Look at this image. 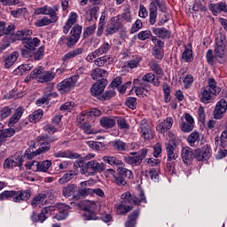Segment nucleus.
<instances>
[{
	"mask_svg": "<svg viewBox=\"0 0 227 227\" xmlns=\"http://www.w3.org/2000/svg\"><path fill=\"white\" fill-rule=\"evenodd\" d=\"M212 149L210 145H206L201 149H196L195 154L192 153V149L190 147L184 148L181 152V157L184 164H189L192 159H195L199 161L208 160L210 159Z\"/></svg>",
	"mask_w": 227,
	"mask_h": 227,
	"instance_id": "nucleus-1",
	"label": "nucleus"
},
{
	"mask_svg": "<svg viewBox=\"0 0 227 227\" xmlns=\"http://www.w3.org/2000/svg\"><path fill=\"white\" fill-rule=\"evenodd\" d=\"M221 93V88L217 87V82L214 78L207 80V85L200 90V102L203 104H211L215 95Z\"/></svg>",
	"mask_w": 227,
	"mask_h": 227,
	"instance_id": "nucleus-2",
	"label": "nucleus"
},
{
	"mask_svg": "<svg viewBox=\"0 0 227 227\" xmlns=\"http://www.w3.org/2000/svg\"><path fill=\"white\" fill-rule=\"evenodd\" d=\"M13 203H22V201H27L31 198V190L26 191H4L0 193V201L4 200H12Z\"/></svg>",
	"mask_w": 227,
	"mask_h": 227,
	"instance_id": "nucleus-3",
	"label": "nucleus"
},
{
	"mask_svg": "<svg viewBox=\"0 0 227 227\" xmlns=\"http://www.w3.org/2000/svg\"><path fill=\"white\" fill-rule=\"evenodd\" d=\"M104 171H106V163H100L92 160L85 164L82 169V175H86V173H89V175H97V173H102Z\"/></svg>",
	"mask_w": 227,
	"mask_h": 227,
	"instance_id": "nucleus-4",
	"label": "nucleus"
},
{
	"mask_svg": "<svg viewBox=\"0 0 227 227\" xmlns=\"http://www.w3.org/2000/svg\"><path fill=\"white\" fill-rule=\"evenodd\" d=\"M77 81H79V74H74L67 79H65L57 85V88L60 93H68L72 91L73 88L77 86Z\"/></svg>",
	"mask_w": 227,
	"mask_h": 227,
	"instance_id": "nucleus-5",
	"label": "nucleus"
},
{
	"mask_svg": "<svg viewBox=\"0 0 227 227\" xmlns=\"http://www.w3.org/2000/svg\"><path fill=\"white\" fill-rule=\"evenodd\" d=\"M215 58H220V59H222L220 63H226V37H224V35L217 37L215 39Z\"/></svg>",
	"mask_w": 227,
	"mask_h": 227,
	"instance_id": "nucleus-6",
	"label": "nucleus"
},
{
	"mask_svg": "<svg viewBox=\"0 0 227 227\" xmlns=\"http://www.w3.org/2000/svg\"><path fill=\"white\" fill-rule=\"evenodd\" d=\"M118 31H123V24L121 23V16L113 17L106 26V35H114Z\"/></svg>",
	"mask_w": 227,
	"mask_h": 227,
	"instance_id": "nucleus-7",
	"label": "nucleus"
},
{
	"mask_svg": "<svg viewBox=\"0 0 227 227\" xmlns=\"http://www.w3.org/2000/svg\"><path fill=\"white\" fill-rule=\"evenodd\" d=\"M83 209L85 212L82 215L83 219H87V221L98 219V216H97V202L91 200L86 201Z\"/></svg>",
	"mask_w": 227,
	"mask_h": 227,
	"instance_id": "nucleus-8",
	"label": "nucleus"
},
{
	"mask_svg": "<svg viewBox=\"0 0 227 227\" xmlns=\"http://www.w3.org/2000/svg\"><path fill=\"white\" fill-rule=\"evenodd\" d=\"M227 112V101L224 98L220 99L213 110V118L215 120H223Z\"/></svg>",
	"mask_w": 227,
	"mask_h": 227,
	"instance_id": "nucleus-9",
	"label": "nucleus"
},
{
	"mask_svg": "<svg viewBox=\"0 0 227 227\" xmlns=\"http://www.w3.org/2000/svg\"><path fill=\"white\" fill-rule=\"evenodd\" d=\"M129 193H123L121 197V204L119 206H117L116 207V213L119 215H124V214H129V212H130V210H132V207L129 206Z\"/></svg>",
	"mask_w": 227,
	"mask_h": 227,
	"instance_id": "nucleus-10",
	"label": "nucleus"
},
{
	"mask_svg": "<svg viewBox=\"0 0 227 227\" xmlns=\"http://www.w3.org/2000/svg\"><path fill=\"white\" fill-rule=\"evenodd\" d=\"M134 84H140V86H148L149 83L154 86H159V77L152 73L145 74L141 80H134Z\"/></svg>",
	"mask_w": 227,
	"mask_h": 227,
	"instance_id": "nucleus-11",
	"label": "nucleus"
},
{
	"mask_svg": "<svg viewBox=\"0 0 227 227\" xmlns=\"http://www.w3.org/2000/svg\"><path fill=\"white\" fill-rule=\"evenodd\" d=\"M24 162V157L15 154L12 157V159H7L4 160V168H20V169H22V164Z\"/></svg>",
	"mask_w": 227,
	"mask_h": 227,
	"instance_id": "nucleus-12",
	"label": "nucleus"
},
{
	"mask_svg": "<svg viewBox=\"0 0 227 227\" xmlns=\"http://www.w3.org/2000/svg\"><path fill=\"white\" fill-rule=\"evenodd\" d=\"M106 86H107V80H106V78L98 80V82L94 83L90 88L91 95L94 97L102 95V93H104V90H106Z\"/></svg>",
	"mask_w": 227,
	"mask_h": 227,
	"instance_id": "nucleus-13",
	"label": "nucleus"
},
{
	"mask_svg": "<svg viewBox=\"0 0 227 227\" xmlns=\"http://www.w3.org/2000/svg\"><path fill=\"white\" fill-rule=\"evenodd\" d=\"M124 194H129V205H141V203H146V196L144 192H140L139 194H130V192H126Z\"/></svg>",
	"mask_w": 227,
	"mask_h": 227,
	"instance_id": "nucleus-14",
	"label": "nucleus"
},
{
	"mask_svg": "<svg viewBox=\"0 0 227 227\" xmlns=\"http://www.w3.org/2000/svg\"><path fill=\"white\" fill-rule=\"evenodd\" d=\"M59 214L62 215H56L53 219H56L57 221H64V219H67L68 217V210H70V206L59 203L56 205Z\"/></svg>",
	"mask_w": 227,
	"mask_h": 227,
	"instance_id": "nucleus-15",
	"label": "nucleus"
},
{
	"mask_svg": "<svg viewBox=\"0 0 227 227\" xmlns=\"http://www.w3.org/2000/svg\"><path fill=\"white\" fill-rule=\"evenodd\" d=\"M165 149L167 152V160L168 162H171V160H176V159H178V154L176 153V145L166 143Z\"/></svg>",
	"mask_w": 227,
	"mask_h": 227,
	"instance_id": "nucleus-16",
	"label": "nucleus"
},
{
	"mask_svg": "<svg viewBox=\"0 0 227 227\" xmlns=\"http://www.w3.org/2000/svg\"><path fill=\"white\" fill-rule=\"evenodd\" d=\"M209 10L212 12L213 15H217L223 12V13H227V4L226 2H220L216 4H210Z\"/></svg>",
	"mask_w": 227,
	"mask_h": 227,
	"instance_id": "nucleus-17",
	"label": "nucleus"
},
{
	"mask_svg": "<svg viewBox=\"0 0 227 227\" xmlns=\"http://www.w3.org/2000/svg\"><path fill=\"white\" fill-rule=\"evenodd\" d=\"M171 127H173V119L171 117H167L163 121L157 125L156 130L160 134H164V132H168Z\"/></svg>",
	"mask_w": 227,
	"mask_h": 227,
	"instance_id": "nucleus-18",
	"label": "nucleus"
},
{
	"mask_svg": "<svg viewBox=\"0 0 227 227\" xmlns=\"http://www.w3.org/2000/svg\"><path fill=\"white\" fill-rule=\"evenodd\" d=\"M140 132L145 139H152L153 136L152 135V129H150V124L146 119H143L140 123Z\"/></svg>",
	"mask_w": 227,
	"mask_h": 227,
	"instance_id": "nucleus-19",
	"label": "nucleus"
},
{
	"mask_svg": "<svg viewBox=\"0 0 227 227\" xmlns=\"http://www.w3.org/2000/svg\"><path fill=\"white\" fill-rule=\"evenodd\" d=\"M23 44L27 49H30V51H35L36 47L40 45V39L31 36H27L26 39H24Z\"/></svg>",
	"mask_w": 227,
	"mask_h": 227,
	"instance_id": "nucleus-20",
	"label": "nucleus"
},
{
	"mask_svg": "<svg viewBox=\"0 0 227 227\" xmlns=\"http://www.w3.org/2000/svg\"><path fill=\"white\" fill-rule=\"evenodd\" d=\"M182 59L184 63H191V61L194 59V56L192 55V44L188 43L184 47V51L182 54Z\"/></svg>",
	"mask_w": 227,
	"mask_h": 227,
	"instance_id": "nucleus-21",
	"label": "nucleus"
},
{
	"mask_svg": "<svg viewBox=\"0 0 227 227\" xmlns=\"http://www.w3.org/2000/svg\"><path fill=\"white\" fill-rule=\"evenodd\" d=\"M43 74V67H38L34 69L29 75L25 78V82H31L33 79H38L40 81L41 75Z\"/></svg>",
	"mask_w": 227,
	"mask_h": 227,
	"instance_id": "nucleus-22",
	"label": "nucleus"
},
{
	"mask_svg": "<svg viewBox=\"0 0 227 227\" xmlns=\"http://www.w3.org/2000/svg\"><path fill=\"white\" fill-rule=\"evenodd\" d=\"M112 63H113V58L111 57V55H105L102 57H98L94 60V65L99 67H106V65H111Z\"/></svg>",
	"mask_w": 227,
	"mask_h": 227,
	"instance_id": "nucleus-23",
	"label": "nucleus"
},
{
	"mask_svg": "<svg viewBox=\"0 0 227 227\" xmlns=\"http://www.w3.org/2000/svg\"><path fill=\"white\" fill-rule=\"evenodd\" d=\"M19 59V52L13 51L9 56L5 57L4 59V68H10L13 67L15 61Z\"/></svg>",
	"mask_w": 227,
	"mask_h": 227,
	"instance_id": "nucleus-24",
	"label": "nucleus"
},
{
	"mask_svg": "<svg viewBox=\"0 0 227 227\" xmlns=\"http://www.w3.org/2000/svg\"><path fill=\"white\" fill-rule=\"evenodd\" d=\"M22 114H24V107L20 106L16 109L15 113L12 116V118L9 120V127H13L15 123H19V120L22 118Z\"/></svg>",
	"mask_w": 227,
	"mask_h": 227,
	"instance_id": "nucleus-25",
	"label": "nucleus"
},
{
	"mask_svg": "<svg viewBox=\"0 0 227 227\" xmlns=\"http://www.w3.org/2000/svg\"><path fill=\"white\" fill-rule=\"evenodd\" d=\"M31 35H33V31L29 29L18 30L12 35V40H21L22 43H24V40H26L27 36H31Z\"/></svg>",
	"mask_w": 227,
	"mask_h": 227,
	"instance_id": "nucleus-26",
	"label": "nucleus"
},
{
	"mask_svg": "<svg viewBox=\"0 0 227 227\" xmlns=\"http://www.w3.org/2000/svg\"><path fill=\"white\" fill-rule=\"evenodd\" d=\"M59 11V5H54L53 7L46 5V15H49L50 20L54 22H58V12Z\"/></svg>",
	"mask_w": 227,
	"mask_h": 227,
	"instance_id": "nucleus-27",
	"label": "nucleus"
},
{
	"mask_svg": "<svg viewBox=\"0 0 227 227\" xmlns=\"http://www.w3.org/2000/svg\"><path fill=\"white\" fill-rule=\"evenodd\" d=\"M102 160L105 164H109V166H123V161L120 160L116 156L106 155L102 157Z\"/></svg>",
	"mask_w": 227,
	"mask_h": 227,
	"instance_id": "nucleus-28",
	"label": "nucleus"
},
{
	"mask_svg": "<svg viewBox=\"0 0 227 227\" xmlns=\"http://www.w3.org/2000/svg\"><path fill=\"white\" fill-rule=\"evenodd\" d=\"M141 211L136 209L128 215V221L125 223L126 227H134L136 224V219L139 217Z\"/></svg>",
	"mask_w": 227,
	"mask_h": 227,
	"instance_id": "nucleus-29",
	"label": "nucleus"
},
{
	"mask_svg": "<svg viewBox=\"0 0 227 227\" xmlns=\"http://www.w3.org/2000/svg\"><path fill=\"white\" fill-rule=\"evenodd\" d=\"M153 33L159 38H171V32L165 27L153 28Z\"/></svg>",
	"mask_w": 227,
	"mask_h": 227,
	"instance_id": "nucleus-30",
	"label": "nucleus"
},
{
	"mask_svg": "<svg viewBox=\"0 0 227 227\" xmlns=\"http://www.w3.org/2000/svg\"><path fill=\"white\" fill-rule=\"evenodd\" d=\"M75 191H77V184H69L63 187L62 194L65 198H70L75 194Z\"/></svg>",
	"mask_w": 227,
	"mask_h": 227,
	"instance_id": "nucleus-31",
	"label": "nucleus"
},
{
	"mask_svg": "<svg viewBox=\"0 0 227 227\" xmlns=\"http://www.w3.org/2000/svg\"><path fill=\"white\" fill-rule=\"evenodd\" d=\"M54 157L58 158H66V159H79V154L72 153L70 151H59L54 153Z\"/></svg>",
	"mask_w": 227,
	"mask_h": 227,
	"instance_id": "nucleus-32",
	"label": "nucleus"
},
{
	"mask_svg": "<svg viewBox=\"0 0 227 227\" xmlns=\"http://www.w3.org/2000/svg\"><path fill=\"white\" fill-rule=\"evenodd\" d=\"M157 2L151 3L149 5V22L152 26L157 22V8L155 4Z\"/></svg>",
	"mask_w": 227,
	"mask_h": 227,
	"instance_id": "nucleus-33",
	"label": "nucleus"
},
{
	"mask_svg": "<svg viewBox=\"0 0 227 227\" xmlns=\"http://www.w3.org/2000/svg\"><path fill=\"white\" fill-rule=\"evenodd\" d=\"M106 23H107V12H103L99 19V23H98V32H97L98 36H102V33H104V27H106Z\"/></svg>",
	"mask_w": 227,
	"mask_h": 227,
	"instance_id": "nucleus-34",
	"label": "nucleus"
},
{
	"mask_svg": "<svg viewBox=\"0 0 227 227\" xmlns=\"http://www.w3.org/2000/svg\"><path fill=\"white\" fill-rule=\"evenodd\" d=\"M82 52H84V49L76 48L75 50H73L67 52L66 55H64L62 57V61H67V59H73V58H77V56H81Z\"/></svg>",
	"mask_w": 227,
	"mask_h": 227,
	"instance_id": "nucleus-35",
	"label": "nucleus"
},
{
	"mask_svg": "<svg viewBox=\"0 0 227 227\" xmlns=\"http://www.w3.org/2000/svg\"><path fill=\"white\" fill-rule=\"evenodd\" d=\"M100 125L103 129H113L116 125V120L111 117H102L100 119Z\"/></svg>",
	"mask_w": 227,
	"mask_h": 227,
	"instance_id": "nucleus-36",
	"label": "nucleus"
},
{
	"mask_svg": "<svg viewBox=\"0 0 227 227\" xmlns=\"http://www.w3.org/2000/svg\"><path fill=\"white\" fill-rule=\"evenodd\" d=\"M52 166V161L46 160L42 162L36 161L35 168L36 171H43V173H47L49 168Z\"/></svg>",
	"mask_w": 227,
	"mask_h": 227,
	"instance_id": "nucleus-37",
	"label": "nucleus"
},
{
	"mask_svg": "<svg viewBox=\"0 0 227 227\" xmlns=\"http://www.w3.org/2000/svg\"><path fill=\"white\" fill-rule=\"evenodd\" d=\"M187 143L190 146L194 147L200 143V132L193 131L187 137Z\"/></svg>",
	"mask_w": 227,
	"mask_h": 227,
	"instance_id": "nucleus-38",
	"label": "nucleus"
},
{
	"mask_svg": "<svg viewBox=\"0 0 227 227\" xmlns=\"http://www.w3.org/2000/svg\"><path fill=\"white\" fill-rule=\"evenodd\" d=\"M51 150V145H43V146L38 148L35 152H32L28 156L27 159H33V157H36V155H41V153H46Z\"/></svg>",
	"mask_w": 227,
	"mask_h": 227,
	"instance_id": "nucleus-39",
	"label": "nucleus"
},
{
	"mask_svg": "<svg viewBox=\"0 0 227 227\" xmlns=\"http://www.w3.org/2000/svg\"><path fill=\"white\" fill-rule=\"evenodd\" d=\"M107 75V71L100 68H96L91 73V77L94 79V81H98L99 79H102Z\"/></svg>",
	"mask_w": 227,
	"mask_h": 227,
	"instance_id": "nucleus-40",
	"label": "nucleus"
},
{
	"mask_svg": "<svg viewBox=\"0 0 227 227\" xmlns=\"http://www.w3.org/2000/svg\"><path fill=\"white\" fill-rule=\"evenodd\" d=\"M47 200V194L45 193H39L35 195L31 202L32 207H38L40 203H43Z\"/></svg>",
	"mask_w": 227,
	"mask_h": 227,
	"instance_id": "nucleus-41",
	"label": "nucleus"
},
{
	"mask_svg": "<svg viewBox=\"0 0 227 227\" xmlns=\"http://www.w3.org/2000/svg\"><path fill=\"white\" fill-rule=\"evenodd\" d=\"M10 13L14 19H20V17H24L26 13H27V8L20 7L16 10L11 11Z\"/></svg>",
	"mask_w": 227,
	"mask_h": 227,
	"instance_id": "nucleus-42",
	"label": "nucleus"
},
{
	"mask_svg": "<svg viewBox=\"0 0 227 227\" xmlns=\"http://www.w3.org/2000/svg\"><path fill=\"white\" fill-rule=\"evenodd\" d=\"M125 162H127V164H129L130 166H139L141 165V158L138 157L137 155L136 156H126L124 158Z\"/></svg>",
	"mask_w": 227,
	"mask_h": 227,
	"instance_id": "nucleus-43",
	"label": "nucleus"
},
{
	"mask_svg": "<svg viewBox=\"0 0 227 227\" xmlns=\"http://www.w3.org/2000/svg\"><path fill=\"white\" fill-rule=\"evenodd\" d=\"M55 22L56 21H53L51 18L44 16L42 19L37 20L35 22V26H36V27H43V26H49V24H54Z\"/></svg>",
	"mask_w": 227,
	"mask_h": 227,
	"instance_id": "nucleus-44",
	"label": "nucleus"
},
{
	"mask_svg": "<svg viewBox=\"0 0 227 227\" xmlns=\"http://www.w3.org/2000/svg\"><path fill=\"white\" fill-rule=\"evenodd\" d=\"M33 68V64H23L20 65L16 70L15 74L18 75H24L25 72H29Z\"/></svg>",
	"mask_w": 227,
	"mask_h": 227,
	"instance_id": "nucleus-45",
	"label": "nucleus"
},
{
	"mask_svg": "<svg viewBox=\"0 0 227 227\" xmlns=\"http://www.w3.org/2000/svg\"><path fill=\"white\" fill-rule=\"evenodd\" d=\"M56 77V74L51 72H43V74L39 77L38 82H50V81H52Z\"/></svg>",
	"mask_w": 227,
	"mask_h": 227,
	"instance_id": "nucleus-46",
	"label": "nucleus"
},
{
	"mask_svg": "<svg viewBox=\"0 0 227 227\" xmlns=\"http://www.w3.org/2000/svg\"><path fill=\"white\" fill-rule=\"evenodd\" d=\"M42 116H43V112L42 110H37L28 116V120L31 123H36V121L42 120Z\"/></svg>",
	"mask_w": 227,
	"mask_h": 227,
	"instance_id": "nucleus-47",
	"label": "nucleus"
},
{
	"mask_svg": "<svg viewBox=\"0 0 227 227\" xmlns=\"http://www.w3.org/2000/svg\"><path fill=\"white\" fill-rule=\"evenodd\" d=\"M90 120H91L90 112H82L77 117L78 123H81L82 125L88 123V121H90Z\"/></svg>",
	"mask_w": 227,
	"mask_h": 227,
	"instance_id": "nucleus-48",
	"label": "nucleus"
},
{
	"mask_svg": "<svg viewBox=\"0 0 227 227\" xmlns=\"http://www.w3.org/2000/svg\"><path fill=\"white\" fill-rule=\"evenodd\" d=\"M117 171L120 174V176H123L126 180H130V178L134 176V174L126 168H119Z\"/></svg>",
	"mask_w": 227,
	"mask_h": 227,
	"instance_id": "nucleus-49",
	"label": "nucleus"
},
{
	"mask_svg": "<svg viewBox=\"0 0 227 227\" xmlns=\"http://www.w3.org/2000/svg\"><path fill=\"white\" fill-rule=\"evenodd\" d=\"M12 136H15V129L13 128L5 129L0 134V137L4 139V142L6 141L7 137H12Z\"/></svg>",
	"mask_w": 227,
	"mask_h": 227,
	"instance_id": "nucleus-50",
	"label": "nucleus"
},
{
	"mask_svg": "<svg viewBox=\"0 0 227 227\" xmlns=\"http://www.w3.org/2000/svg\"><path fill=\"white\" fill-rule=\"evenodd\" d=\"M113 148L119 152H125V150H127V145L121 140H114L113 143Z\"/></svg>",
	"mask_w": 227,
	"mask_h": 227,
	"instance_id": "nucleus-51",
	"label": "nucleus"
},
{
	"mask_svg": "<svg viewBox=\"0 0 227 227\" xmlns=\"http://www.w3.org/2000/svg\"><path fill=\"white\" fill-rule=\"evenodd\" d=\"M162 88L164 92V100L166 104H168L171 100V89L168 83H163Z\"/></svg>",
	"mask_w": 227,
	"mask_h": 227,
	"instance_id": "nucleus-52",
	"label": "nucleus"
},
{
	"mask_svg": "<svg viewBox=\"0 0 227 227\" xmlns=\"http://www.w3.org/2000/svg\"><path fill=\"white\" fill-rule=\"evenodd\" d=\"M43 54H45V47L41 46L36 52L32 54V58H34L35 61H40L43 58Z\"/></svg>",
	"mask_w": 227,
	"mask_h": 227,
	"instance_id": "nucleus-53",
	"label": "nucleus"
},
{
	"mask_svg": "<svg viewBox=\"0 0 227 227\" xmlns=\"http://www.w3.org/2000/svg\"><path fill=\"white\" fill-rule=\"evenodd\" d=\"M12 111H13V107L4 106L0 111L1 119L5 120V118H8V116L12 114Z\"/></svg>",
	"mask_w": 227,
	"mask_h": 227,
	"instance_id": "nucleus-54",
	"label": "nucleus"
},
{
	"mask_svg": "<svg viewBox=\"0 0 227 227\" xmlns=\"http://www.w3.org/2000/svg\"><path fill=\"white\" fill-rule=\"evenodd\" d=\"M95 29H97V23H93L91 26L86 27L83 31V38H88V36H91V35L95 33Z\"/></svg>",
	"mask_w": 227,
	"mask_h": 227,
	"instance_id": "nucleus-55",
	"label": "nucleus"
},
{
	"mask_svg": "<svg viewBox=\"0 0 227 227\" xmlns=\"http://www.w3.org/2000/svg\"><path fill=\"white\" fill-rule=\"evenodd\" d=\"M150 68L157 75H162V68H160V66L157 62L152 61L150 63Z\"/></svg>",
	"mask_w": 227,
	"mask_h": 227,
	"instance_id": "nucleus-56",
	"label": "nucleus"
},
{
	"mask_svg": "<svg viewBox=\"0 0 227 227\" xmlns=\"http://www.w3.org/2000/svg\"><path fill=\"white\" fill-rule=\"evenodd\" d=\"M114 183L116 184V185H119V187H123V185H127V180L123 176H120L119 173L114 176Z\"/></svg>",
	"mask_w": 227,
	"mask_h": 227,
	"instance_id": "nucleus-57",
	"label": "nucleus"
},
{
	"mask_svg": "<svg viewBox=\"0 0 227 227\" xmlns=\"http://www.w3.org/2000/svg\"><path fill=\"white\" fill-rule=\"evenodd\" d=\"M82 33V27L79 25H74V27L71 29V35L75 36L76 38H81V34Z\"/></svg>",
	"mask_w": 227,
	"mask_h": 227,
	"instance_id": "nucleus-58",
	"label": "nucleus"
},
{
	"mask_svg": "<svg viewBox=\"0 0 227 227\" xmlns=\"http://www.w3.org/2000/svg\"><path fill=\"white\" fill-rule=\"evenodd\" d=\"M141 27H143V22L140 20H137L136 22L132 25L129 33L134 35V33H137Z\"/></svg>",
	"mask_w": 227,
	"mask_h": 227,
	"instance_id": "nucleus-59",
	"label": "nucleus"
},
{
	"mask_svg": "<svg viewBox=\"0 0 227 227\" xmlns=\"http://www.w3.org/2000/svg\"><path fill=\"white\" fill-rule=\"evenodd\" d=\"M181 130H183V132H192V130H194V124H191L189 122L182 121Z\"/></svg>",
	"mask_w": 227,
	"mask_h": 227,
	"instance_id": "nucleus-60",
	"label": "nucleus"
},
{
	"mask_svg": "<svg viewBox=\"0 0 227 227\" xmlns=\"http://www.w3.org/2000/svg\"><path fill=\"white\" fill-rule=\"evenodd\" d=\"M152 36V32L149 30L141 31L137 35L138 40H141L142 42H145V40H148Z\"/></svg>",
	"mask_w": 227,
	"mask_h": 227,
	"instance_id": "nucleus-61",
	"label": "nucleus"
},
{
	"mask_svg": "<svg viewBox=\"0 0 227 227\" xmlns=\"http://www.w3.org/2000/svg\"><path fill=\"white\" fill-rule=\"evenodd\" d=\"M78 194L82 198H86V196H90V195L93 194V189H91V188H82L78 191Z\"/></svg>",
	"mask_w": 227,
	"mask_h": 227,
	"instance_id": "nucleus-62",
	"label": "nucleus"
},
{
	"mask_svg": "<svg viewBox=\"0 0 227 227\" xmlns=\"http://www.w3.org/2000/svg\"><path fill=\"white\" fill-rule=\"evenodd\" d=\"M111 49V44L109 43H104L99 48H98V51H99V53L101 54H107Z\"/></svg>",
	"mask_w": 227,
	"mask_h": 227,
	"instance_id": "nucleus-63",
	"label": "nucleus"
},
{
	"mask_svg": "<svg viewBox=\"0 0 227 227\" xmlns=\"http://www.w3.org/2000/svg\"><path fill=\"white\" fill-rule=\"evenodd\" d=\"M126 106H129V109H136L137 106L136 98H128L126 100Z\"/></svg>",
	"mask_w": 227,
	"mask_h": 227,
	"instance_id": "nucleus-64",
	"label": "nucleus"
}]
</instances>
